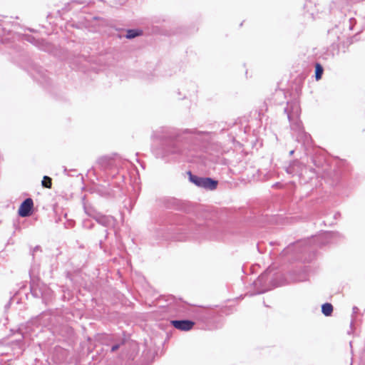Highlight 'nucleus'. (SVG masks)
<instances>
[{
  "label": "nucleus",
  "mask_w": 365,
  "mask_h": 365,
  "mask_svg": "<svg viewBox=\"0 0 365 365\" xmlns=\"http://www.w3.org/2000/svg\"><path fill=\"white\" fill-rule=\"evenodd\" d=\"M26 40L29 42H31V43L33 44H35V45H38V40H36L34 37L33 36H28L26 38Z\"/></svg>",
  "instance_id": "16"
},
{
  "label": "nucleus",
  "mask_w": 365,
  "mask_h": 365,
  "mask_svg": "<svg viewBox=\"0 0 365 365\" xmlns=\"http://www.w3.org/2000/svg\"><path fill=\"white\" fill-rule=\"evenodd\" d=\"M41 182L45 187L50 188L51 187V179L48 176H44Z\"/></svg>",
  "instance_id": "15"
},
{
  "label": "nucleus",
  "mask_w": 365,
  "mask_h": 365,
  "mask_svg": "<svg viewBox=\"0 0 365 365\" xmlns=\"http://www.w3.org/2000/svg\"><path fill=\"white\" fill-rule=\"evenodd\" d=\"M111 160L107 157H102L98 160V164L103 169H108L111 165Z\"/></svg>",
  "instance_id": "8"
},
{
  "label": "nucleus",
  "mask_w": 365,
  "mask_h": 365,
  "mask_svg": "<svg viewBox=\"0 0 365 365\" xmlns=\"http://www.w3.org/2000/svg\"><path fill=\"white\" fill-rule=\"evenodd\" d=\"M190 180L192 182H193L195 185H196L197 186L200 187V182H201V180H202V178L200 177H198V176H196V175H192L190 173Z\"/></svg>",
  "instance_id": "14"
},
{
  "label": "nucleus",
  "mask_w": 365,
  "mask_h": 365,
  "mask_svg": "<svg viewBox=\"0 0 365 365\" xmlns=\"http://www.w3.org/2000/svg\"><path fill=\"white\" fill-rule=\"evenodd\" d=\"M217 181L210 178H202L200 187L207 190H213L217 187Z\"/></svg>",
  "instance_id": "6"
},
{
  "label": "nucleus",
  "mask_w": 365,
  "mask_h": 365,
  "mask_svg": "<svg viewBox=\"0 0 365 365\" xmlns=\"http://www.w3.org/2000/svg\"><path fill=\"white\" fill-rule=\"evenodd\" d=\"M119 348L118 344L113 345L111 348V351H115Z\"/></svg>",
  "instance_id": "17"
},
{
  "label": "nucleus",
  "mask_w": 365,
  "mask_h": 365,
  "mask_svg": "<svg viewBox=\"0 0 365 365\" xmlns=\"http://www.w3.org/2000/svg\"><path fill=\"white\" fill-rule=\"evenodd\" d=\"M34 202L31 198H26L20 205L18 214L20 217H26L31 214Z\"/></svg>",
  "instance_id": "3"
},
{
  "label": "nucleus",
  "mask_w": 365,
  "mask_h": 365,
  "mask_svg": "<svg viewBox=\"0 0 365 365\" xmlns=\"http://www.w3.org/2000/svg\"><path fill=\"white\" fill-rule=\"evenodd\" d=\"M284 111L287 113V118L291 123L292 129L301 130V123L299 120L300 114V107L297 102H291L287 103Z\"/></svg>",
  "instance_id": "2"
},
{
  "label": "nucleus",
  "mask_w": 365,
  "mask_h": 365,
  "mask_svg": "<svg viewBox=\"0 0 365 365\" xmlns=\"http://www.w3.org/2000/svg\"><path fill=\"white\" fill-rule=\"evenodd\" d=\"M336 235V233L326 232L319 236V238L321 240L322 244H326L333 242Z\"/></svg>",
  "instance_id": "7"
},
{
  "label": "nucleus",
  "mask_w": 365,
  "mask_h": 365,
  "mask_svg": "<svg viewBox=\"0 0 365 365\" xmlns=\"http://www.w3.org/2000/svg\"><path fill=\"white\" fill-rule=\"evenodd\" d=\"M39 250V247L38 246H36L35 248H34V252L36 251V250Z\"/></svg>",
  "instance_id": "18"
},
{
  "label": "nucleus",
  "mask_w": 365,
  "mask_h": 365,
  "mask_svg": "<svg viewBox=\"0 0 365 365\" xmlns=\"http://www.w3.org/2000/svg\"><path fill=\"white\" fill-rule=\"evenodd\" d=\"M84 210H85V212L88 216L92 217H93V215H96V214H99L93 207H87L86 205H84Z\"/></svg>",
  "instance_id": "13"
},
{
  "label": "nucleus",
  "mask_w": 365,
  "mask_h": 365,
  "mask_svg": "<svg viewBox=\"0 0 365 365\" xmlns=\"http://www.w3.org/2000/svg\"><path fill=\"white\" fill-rule=\"evenodd\" d=\"M93 218L101 225L108 227L113 224L114 219L111 216H106L101 213L93 215Z\"/></svg>",
  "instance_id": "5"
},
{
  "label": "nucleus",
  "mask_w": 365,
  "mask_h": 365,
  "mask_svg": "<svg viewBox=\"0 0 365 365\" xmlns=\"http://www.w3.org/2000/svg\"><path fill=\"white\" fill-rule=\"evenodd\" d=\"M140 34H141V31L139 30L130 29V30H128L125 36L127 38L130 39V38H133L136 36H140Z\"/></svg>",
  "instance_id": "11"
},
{
  "label": "nucleus",
  "mask_w": 365,
  "mask_h": 365,
  "mask_svg": "<svg viewBox=\"0 0 365 365\" xmlns=\"http://www.w3.org/2000/svg\"><path fill=\"white\" fill-rule=\"evenodd\" d=\"M294 150H291V151L289 152V155H292L294 153Z\"/></svg>",
  "instance_id": "19"
},
{
  "label": "nucleus",
  "mask_w": 365,
  "mask_h": 365,
  "mask_svg": "<svg viewBox=\"0 0 365 365\" xmlns=\"http://www.w3.org/2000/svg\"><path fill=\"white\" fill-rule=\"evenodd\" d=\"M341 34L340 32V29L339 27H335L334 29H332L331 30H330L329 31V36L330 38H333V37H336V40L338 42H341V40L345 37L344 35H342L341 36H339L338 34Z\"/></svg>",
  "instance_id": "9"
},
{
  "label": "nucleus",
  "mask_w": 365,
  "mask_h": 365,
  "mask_svg": "<svg viewBox=\"0 0 365 365\" xmlns=\"http://www.w3.org/2000/svg\"><path fill=\"white\" fill-rule=\"evenodd\" d=\"M304 136H305L306 139H307V140H308L309 136H308L307 134H304Z\"/></svg>",
  "instance_id": "20"
},
{
  "label": "nucleus",
  "mask_w": 365,
  "mask_h": 365,
  "mask_svg": "<svg viewBox=\"0 0 365 365\" xmlns=\"http://www.w3.org/2000/svg\"><path fill=\"white\" fill-rule=\"evenodd\" d=\"M172 325L181 331H189L192 329L195 323L190 320H173Z\"/></svg>",
  "instance_id": "4"
},
{
  "label": "nucleus",
  "mask_w": 365,
  "mask_h": 365,
  "mask_svg": "<svg viewBox=\"0 0 365 365\" xmlns=\"http://www.w3.org/2000/svg\"><path fill=\"white\" fill-rule=\"evenodd\" d=\"M333 312V306L330 303H325L322 306V312L327 317L330 316Z\"/></svg>",
  "instance_id": "10"
},
{
  "label": "nucleus",
  "mask_w": 365,
  "mask_h": 365,
  "mask_svg": "<svg viewBox=\"0 0 365 365\" xmlns=\"http://www.w3.org/2000/svg\"><path fill=\"white\" fill-rule=\"evenodd\" d=\"M322 73H323L322 66L320 64L317 63L316 68H315L316 80H319L322 78Z\"/></svg>",
  "instance_id": "12"
},
{
  "label": "nucleus",
  "mask_w": 365,
  "mask_h": 365,
  "mask_svg": "<svg viewBox=\"0 0 365 365\" xmlns=\"http://www.w3.org/2000/svg\"><path fill=\"white\" fill-rule=\"evenodd\" d=\"M294 169V166L289 168V170Z\"/></svg>",
  "instance_id": "21"
},
{
  "label": "nucleus",
  "mask_w": 365,
  "mask_h": 365,
  "mask_svg": "<svg viewBox=\"0 0 365 365\" xmlns=\"http://www.w3.org/2000/svg\"><path fill=\"white\" fill-rule=\"evenodd\" d=\"M205 133L196 129L178 130L173 128L162 127L153 133L152 138L161 142V146L153 147L152 152L158 158H164L171 155L180 154L182 149L180 142L198 140Z\"/></svg>",
  "instance_id": "1"
}]
</instances>
